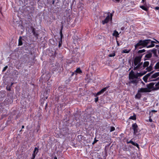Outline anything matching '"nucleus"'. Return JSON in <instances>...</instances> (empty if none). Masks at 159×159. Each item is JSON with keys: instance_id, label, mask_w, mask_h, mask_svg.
I'll use <instances>...</instances> for the list:
<instances>
[{"instance_id": "4", "label": "nucleus", "mask_w": 159, "mask_h": 159, "mask_svg": "<svg viewBox=\"0 0 159 159\" xmlns=\"http://www.w3.org/2000/svg\"><path fill=\"white\" fill-rule=\"evenodd\" d=\"M139 41L142 48L145 47H147V46L148 45V41H149V39H145L143 40H140Z\"/></svg>"}, {"instance_id": "54", "label": "nucleus", "mask_w": 159, "mask_h": 159, "mask_svg": "<svg viewBox=\"0 0 159 159\" xmlns=\"http://www.w3.org/2000/svg\"><path fill=\"white\" fill-rule=\"evenodd\" d=\"M152 112H157V111H156V110H152Z\"/></svg>"}, {"instance_id": "28", "label": "nucleus", "mask_w": 159, "mask_h": 159, "mask_svg": "<svg viewBox=\"0 0 159 159\" xmlns=\"http://www.w3.org/2000/svg\"><path fill=\"white\" fill-rule=\"evenodd\" d=\"M130 50H128L127 49H125L124 50H123L121 52V53H128L130 52Z\"/></svg>"}, {"instance_id": "49", "label": "nucleus", "mask_w": 159, "mask_h": 159, "mask_svg": "<svg viewBox=\"0 0 159 159\" xmlns=\"http://www.w3.org/2000/svg\"><path fill=\"white\" fill-rule=\"evenodd\" d=\"M155 41L154 43H158L159 44V41H158V40L155 39Z\"/></svg>"}, {"instance_id": "27", "label": "nucleus", "mask_w": 159, "mask_h": 159, "mask_svg": "<svg viewBox=\"0 0 159 159\" xmlns=\"http://www.w3.org/2000/svg\"><path fill=\"white\" fill-rule=\"evenodd\" d=\"M152 66L151 65H150L149 67H147L146 68L147 71H151L152 70Z\"/></svg>"}, {"instance_id": "34", "label": "nucleus", "mask_w": 159, "mask_h": 159, "mask_svg": "<svg viewBox=\"0 0 159 159\" xmlns=\"http://www.w3.org/2000/svg\"><path fill=\"white\" fill-rule=\"evenodd\" d=\"M145 52V50L144 49L139 50L138 52V53L139 54L141 53Z\"/></svg>"}, {"instance_id": "38", "label": "nucleus", "mask_w": 159, "mask_h": 159, "mask_svg": "<svg viewBox=\"0 0 159 159\" xmlns=\"http://www.w3.org/2000/svg\"><path fill=\"white\" fill-rule=\"evenodd\" d=\"M131 82L133 83H137V81L136 80H134L131 81Z\"/></svg>"}, {"instance_id": "29", "label": "nucleus", "mask_w": 159, "mask_h": 159, "mask_svg": "<svg viewBox=\"0 0 159 159\" xmlns=\"http://www.w3.org/2000/svg\"><path fill=\"white\" fill-rule=\"evenodd\" d=\"M155 69H159V61L157 62L154 66Z\"/></svg>"}, {"instance_id": "23", "label": "nucleus", "mask_w": 159, "mask_h": 159, "mask_svg": "<svg viewBox=\"0 0 159 159\" xmlns=\"http://www.w3.org/2000/svg\"><path fill=\"white\" fill-rule=\"evenodd\" d=\"M151 52L153 53L155 56L156 57H157V54L156 49L155 48H153V49L151 50Z\"/></svg>"}, {"instance_id": "7", "label": "nucleus", "mask_w": 159, "mask_h": 159, "mask_svg": "<svg viewBox=\"0 0 159 159\" xmlns=\"http://www.w3.org/2000/svg\"><path fill=\"white\" fill-rule=\"evenodd\" d=\"M155 83H156L151 82L149 84H147V88H146L149 90H150V89H152V90H153L154 88V85Z\"/></svg>"}, {"instance_id": "45", "label": "nucleus", "mask_w": 159, "mask_h": 159, "mask_svg": "<svg viewBox=\"0 0 159 159\" xmlns=\"http://www.w3.org/2000/svg\"><path fill=\"white\" fill-rule=\"evenodd\" d=\"M98 100V97H96V98H95V101L96 102H97Z\"/></svg>"}, {"instance_id": "56", "label": "nucleus", "mask_w": 159, "mask_h": 159, "mask_svg": "<svg viewBox=\"0 0 159 159\" xmlns=\"http://www.w3.org/2000/svg\"><path fill=\"white\" fill-rule=\"evenodd\" d=\"M147 71H144V72H143V73H142L143 74H144V75H145L146 73V72H147Z\"/></svg>"}, {"instance_id": "61", "label": "nucleus", "mask_w": 159, "mask_h": 159, "mask_svg": "<svg viewBox=\"0 0 159 159\" xmlns=\"http://www.w3.org/2000/svg\"><path fill=\"white\" fill-rule=\"evenodd\" d=\"M25 127L24 125H22V129H24V128Z\"/></svg>"}, {"instance_id": "55", "label": "nucleus", "mask_w": 159, "mask_h": 159, "mask_svg": "<svg viewBox=\"0 0 159 159\" xmlns=\"http://www.w3.org/2000/svg\"><path fill=\"white\" fill-rule=\"evenodd\" d=\"M146 2V0H142V2L143 3H144Z\"/></svg>"}, {"instance_id": "30", "label": "nucleus", "mask_w": 159, "mask_h": 159, "mask_svg": "<svg viewBox=\"0 0 159 159\" xmlns=\"http://www.w3.org/2000/svg\"><path fill=\"white\" fill-rule=\"evenodd\" d=\"M63 27L62 26L61 27V29L60 30V34L61 36V38L60 39H62V38L63 37V35L62 33V30Z\"/></svg>"}, {"instance_id": "42", "label": "nucleus", "mask_w": 159, "mask_h": 159, "mask_svg": "<svg viewBox=\"0 0 159 159\" xmlns=\"http://www.w3.org/2000/svg\"><path fill=\"white\" fill-rule=\"evenodd\" d=\"M138 72H137L136 74H135L134 79H137L139 77V74H138Z\"/></svg>"}, {"instance_id": "44", "label": "nucleus", "mask_w": 159, "mask_h": 159, "mask_svg": "<svg viewBox=\"0 0 159 159\" xmlns=\"http://www.w3.org/2000/svg\"><path fill=\"white\" fill-rule=\"evenodd\" d=\"M11 86H9L8 87H7L6 89L8 91L11 90Z\"/></svg>"}, {"instance_id": "48", "label": "nucleus", "mask_w": 159, "mask_h": 159, "mask_svg": "<svg viewBox=\"0 0 159 159\" xmlns=\"http://www.w3.org/2000/svg\"><path fill=\"white\" fill-rule=\"evenodd\" d=\"M151 126L152 127V128H154V127H155V125L154 124H153V123H152L151 125Z\"/></svg>"}, {"instance_id": "46", "label": "nucleus", "mask_w": 159, "mask_h": 159, "mask_svg": "<svg viewBox=\"0 0 159 159\" xmlns=\"http://www.w3.org/2000/svg\"><path fill=\"white\" fill-rule=\"evenodd\" d=\"M159 80V77L155 79H154V80H151L150 81H156L158 80Z\"/></svg>"}, {"instance_id": "31", "label": "nucleus", "mask_w": 159, "mask_h": 159, "mask_svg": "<svg viewBox=\"0 0 159 159\" xmlns=\"http://www.w3.org/2000/svg\"><path fill=\"white\" fill-rule=\"evenodd\" d=\"M116 55L114 51H113V52L111 53H110L109 54L108 56L110 57H114Z\"/></svg>"}, {"instance_id": "15", "label": "nucleus", "mask_w": 159, "mask_h": 159, "mask_svg": "<svg viewBox=\"0 0 159 159\" xmlns=\"http://www.w3.org/2000/svg\"><path fill=\"white\" fill-rule=\"evenodd\" d=\"M135 50H136L138 48H142L139 41L138 42L134 45Z\"/></svg>"}, {"instance_id": "39", "label": "nucleus", "mask_w": 159, "mask_h": 159, "mask_svg": "<svg viewBox=\"0 0 159 159\" xmlns=\"http://www.w3.org/2000/svg\"><path fill=\"white\" fill-rule=\"evenodd\" d=\"M98 140L96 139V138L94 139V140L93 142L92 143L93 144H94L96 143Z\"/></svg>"}, {"instance_id": "20", "label": "nucleus", "mask_w": 159, "mask_h": 159, "mask_svg": "<svg viewBox=\"0 0 159 159\" xmlns=\"http://www.w3.org/2000/svg\"><path fill=\"white\" fill-rule=\"evenodd\" d=\"M149 65V62L148 61H145L143 65V68L142 69H143L145 67H148Z\"/></svg>"}, {"instance_id": "59", "label": "nucleus", "mask_w": 159, "mask_h": 159, "mask_svg": "<svg viewBox=\"0 0 159 159\" xmlns=\"http://www.w3.org/2000/svg\"><path fill=\"white\" fill-rule=\"evenodd\" d=\"M54 3H55V1H54V0H53V1H52V4H54Z\"/></svg>"}, {"instance_id": "53", "label": "nucleus", "mask_w": 159, "mask_h": 159, "mask_svg": "<svg viewBox=\"0 0 159 159\" xmlns=\"http://www.w3.org/2000/svg\"><path fill=\"white\" fill-rule=\"evenodd\" d=\"M75 72H72V74L71 75V76H72L74 75L75 74Z\"/></svg>"}, {"instance_id": "18", "label": "nucleus", "mask_w": 159, "mask_h": 159, "mask_svg": "<svg viewBox=\"0 0 159 159\" xmlns=\"http://www.w3.org/2000/svg\"><path fill=\"white\" fill-rule=\"evenodd\" d=\"M159 89V81L156 83L155 85V87L154 88L153 90L156 91Z\"/></svg>"}, {"instance_id": "26", "label": "nucleus", "mask_w": 159, "mask_h": 159, "mask_svg": "<svg viewBox=\"0 0 159 159\" xmlns=\"http://www.w3.org/2000/svg\"><path fill=\"white\" fill-rule=\"evenodd\" d=\"M140 8H141V9H142L143 10L146 11H148V8L147 7L143 6H140Z\"/></svg>"}, {"instance_id": "6", "label": "nucleus", "mask_w": 159, "mask_h": 159, "mask_svg": "<svg viewBox=\"0 0 159 159\" xmlns=\"http://www.w3.org/2000/svg\"><path fill=\"white\" fill-rule=\"evenodd\" d=\"M109 87V86H108L106 87H104L100 91L98 92L96 95H95V97H97V96L103 93H104V92L106 91V90Z\"/></svg>"}, {"instance_id": "2", "label": "nucleus", "mask_w": 159, "mask_h": 159, "mask_svg": "<svg viewBox=\"0 0 159 159\" xmlns=\"http://www.w3.org/2000/svg\"><path fill=\"white\" fill-rule=\"evenodd\" d=\"M144 54H139L138 56H136L134 60V66H137L141 62L143 56Z\"/></svg>"}, {"instance_id": "62", "label": "nucleus", "mask_w": 159, "mask_h": 159, "mask_svg": "<svg viewBox=\"0 0 159 159\" xmlns=\"http://www.w3.org/2000/svg\"><path fill=\"white\" fill-rule=\"evenodd\" d=\"M13 83H11V85L9 86H11V87L12 85H13Z\"/></svg>"}, {"instance_id": "17", "label": "nucleus", "mask_w": 159, "mask_h": 159, "mask_svg": "<svg viewBox=\"0 0 159 159\" xmlns=\"http://www.w3.org/2000/svg\"><path fill=\"white\" fill-rule=\"evenodd\" d=\"M141 94L138 92L135 95V98L136 99H140L141 97Z\"/></svg>"}, {"instance_id": "9", "label": "nucleus", "mask_w": 159, "mask_h": 159, "mask_svg": "<svg viewBox=\"0 0 159 159\" xmlns=\"http://www.w3.org/2000/svg\"><path fill=\"white\" fill-rule=\"evenodd\" d=\"M151 90H148L147 88H141L138 90V92L141 93H143L149 92Z\"/></svg>"}, {"instance_id": "24", "label": "nucleus", "mask_w": 159, "mask_h": 159, "mask_svg": "<svg viewBox=\"0 0 159 159\" xmlns=\"http://www.w3.org/2000/svg\"><path fill=\"white\" fill-rule=\"evenodd\" d=\"M23 43L22 41V37L21 36H20L19 37V38L18 41V45L19 46H21L22 45Z\"/></svg>"}, {"instance_id": "50", "label": "nucleus", "mask_w": 159, "mask_h": 159, "mask_svg": "<svg viewBox=\"0 0 159 159\" xmlns=\"http://www.w3.org/2000/svg\"><path fill=\"white\" fill-rule=\"evenodd\" d=\"M155 9L156 10H158L159 9V7H156L155 8Z\"/></svg>"}, {"instance_id": "16", "label": "nucleus", "mask_w": 159, "mask_h": 159, "mask_svg": "<svg viewBox=\"0 0 159 159\" xmlns=\"http://www.w3.org/2000/svg\"><path fill=\"white\" fill-rule=\"evenodd\" d=\"M112 35L113 36H115L116 38H118L119 37V34L118 32V31H117L116 30H115L114 31V32L112 34Z\"/></svg>"}, {"instance_id": "12", "label": "nucleus", "mask_w": 159, "mask_h": 159, "mask_svg": "<svg viewBox=\"0 0 159 159\" xmlns=\"http://www.w3.org/2000/svg\"><path fill=\"white\" fill-rule=\"evenodd\" d=\"M152 57V53H148L146 54L144 58V61H146L147 60H149L150 58H151Z\"/></svg>"}, {"instance_id": "35", "label": "nucleus", "mask_w": 159, "mask_h": 159, "mask_svg": "<svg viewBox=\"0 0 159 159\" xmlns=\"http://www.w3.org/2000/svg\"><path fill=\"white\" fill-rule=\"evenodd\" d=\"M134 143V142L133 141H132V139H131L129 141H127V144L130 143L132 144L133 145V144Z\"/></svg>"}, {"instance_id": "41", "label": "nucleus", "mask_w": 159, "mask_h": 159, "mask_svg": "<svg viewBox=\"0 0 159 159\" xmlns=\"http://www.w3.org/2000/svg\"><path fill=\"white\" fill-rule=\"evenodd\" d=\"M138 72H137L136 74H135L134 79H137L139 77V74H138Z\"/></svg>"}, {"instance_id": "51", "label": "nucleus", "mask_w": 159, "mask_h": 159, "mask_svg": "<svg viewBox=\"0 0 159 159\" xmlns=\"http://www.w3.org/2000/svg\"><path fill=\"white\" fill-rule=\"evenodd\" d=\"M149 121L150 122H152V119L151 118H150L149 119Z\"/></svg>"}, {"instance_id": "36", "label": "nucleus", "mask_w": 159, "mask_h": 159, "mask_svg": "<svg viewBox=\"0 0 159 159\" xmlns=\"http://www.w3.org/2000/svg\"><path fill=\"white\" fill-rule=\"evenodd\" d=\"M115 129V128L113 126H111L110 128V132H111L114 131Z\"/></svg>"}, {"instance_id": "52", "label": "nucleus", "mask_w": 159, "mask_h": 159, "mask_svg": "<svg viewBox=\"0 0 159 159\" xmlns=\"http://www.w3.org/2000/svg\"><path fill=\"white\" fill-rule=\"evenodd\" d=\"M116 42L117 43V45L118 46H119L120 45V44L118 41H116Z\"/></svg>"}, {"instance_id": "57", "label": "nucleus", "mask_w": 159, "mask_h": 159, "mask_svg": "<svg viewBox=\"0 0 159 159\" xmlns=\"http://www.w3.org/2000/svg\"><path fill=\"white\" fill-rule=\"evenodd\" d=\"M155 47H156V48H158L159 47V45H156V46H155Z\"/></svg>"}, {"instance_id": "22", "label": "nucleus", "mask_w": 159, "mask_h": 159, "mask_svg": "<svg viewBox=\"0 0 159 159\" xmlns=\"http://www.w3.org/2000/svg\"><path fill=\"white\" fill-rule=\"evenodd\" d=\"M129 119H131L133 120H135L136 119V116L135 113H134V115L133 116H130L129 118Z\"/></svg>"}, {"instance_id": "47", "label": "nucleus", "mask_w": 159, "mask_h": 159, "mask_svg": "<svg viewBox=\"0 0 159 159\" xmlns=\"http://www.w3.org/2000/svg\"><path fill=\"white\" fill-rule=\"evenodd\" d=\"M36 155H34V154H32V157L31 158V159H34Z\"/></svg>"}, {"instance_id": "13", "label": "nucleus", "mask_w": 159, "mask_h": 159, "mask_svg": "<svg viewBox=\"0 0 159 159\" xmlns=\"http://www.w3.org/2000/svg\"><path fill=\"white\" fill-rule=\"evenodd\" d=\"M135 73L134 71L131 70L129 74V78L130 80H133L134 79Z\"/></svg>"}, {"instance_id": "40", "label": "nucleus", "mask_w": 159, "mask_h": 159, "mask_svg": "<svg viewBox=\"0 0 159 159\" xmlns=\"http://www.w3.org/2000/svg\"><path fill=\"white\" fill-rule=\"evenodd\" d=\"M8 68V66H6L5 67H4L3 69H2V72H4L7 69V68Z\"/></svg>"}, {"instance_id": "1", "label": "nucleus", "mask_w": 159, "mask_h": 159, "mask_svg": "<svg viewBox=\"0 0 159 159\" xmlns=\"http://www.w3.org/2000/svg\"><path fill=\"white\" fill-rule=\"evenodd\" d=\"M107 16L105 19L102 21V23L103 25H105L110 20L111 21L113 16V14L108 12L107 14Z\"/></svg>"}, {"instance_id": "33", "label": "nucleus", "mask_w": 159, "mask_h": 159, "mask_svg": "<svg viewBox=\"0 0 159 159\" xmlns=\"http://www.w3.org/2000/svg\"><path fill=\"white\" fill-rule=\"evenodd\" d=\"M143 79L145 82L147 83L148 82V78L145 75L143 77Z\"/></svg>"}, {"instance_id": "11", "label": "nucleus", "mask_w": 159, "mask_h": 159, "mask_svg": "<svg viewBox=\"0 0 159 159\" xmlns=\"http://www.w3.org/2000/svg\"><path fill=\"white\" fill-rule=\"evenodd\" d=\"M149 41H148V45L147 46V48H150L153 47L154 46L155 44H154L155 41H152L150 39H149Z\"/></svg>"}, {"instance_id": "37", "label": "nucleus", "mask_w": 159, "mask_h": 159, "mask_svg": "<svg viewBox=\"0 0 159 159\" xmlns=\"http://www.w3.org/2000/svg\"><path fill=\"white\" fill-rule=\"evenodd\" d=\"M133 145L136 146L139 149V145L136 143L134 142V143L133 144Z\"/></svg>"}, {"instance_id": "8", "label": "nucleus", "mask_w": 159, "mask_h": 159, "mask_svg": "<svg viewBox=\"0 0 159 159\" xmlns=\"http://www.w3.org/2000/svg\"><path fill=\"white\" fill-rule=\"evenodd\" d=\"M159 76V72H156L153 74H152L151 77L149 78V81H150L151 80H154V79H156L157 77Z\"/></svg>"}, {"instance_id": "5", "label": "nucleus", "mask_w": 159, "mask_h": 159, "mask_svg": "<svg viewBox=\"0 0 159 159\" xmlns=\"http://www.w3.org/2000/svg\"><path fill=\"white\" fill-rule=\"evenodd\" d=\"M139 41L142 48L145 47H147V46L148 45V41H149V39H145L143 40H140Z\"/></svg>"}, {"instance_id": "58", "label": "nucleus", "mask_w": 159, "mask_h": 159, "mask_svg": "<svg viewBox=\"0 0 159 159\" xmlns=\"http://www.w3.org/2000/svg\"><path fill=\"white\" fill-rule=\"evenodd\" d=\"M136 107V108L137 109H139V107L138 106H137Z\"/></svg>"}, {"instance_id": "25", "label": "nucleus", "mask_w": 159, "mask_h": 159, "mask_svg": "<svg viewBox=\"0 0 159 159\" xmlns=\"http://www.w3.org/2000/svg\"><path fill=\"white\" fill-rule=\"evenodd\" d=\"M38 148L37 147H35L34 149V150L33 151V154H34V155H36L38 152Z\"/></svg>"}, {"instance_id": "21", "label": "nucleus", "mask_w": 159, "mask_h": 159, "mask_svg": "<svg viewBox=\"0 0 159 159\" xmlns=\"http://www.w3.org/2000/svg\"><path fill=\"white\" fill-rule=\"evenodd\" d=\"M153 72H154V71H152L150 72V73L147 74L146 75H145V76L146 77H147L148 78H148L149 79V78H150V77H151V76L152 74L153 73Z\"/></svg>"}, {"instance_id": "63", "label": "nucleus", "mask_w": 159, "mask_h": 159, "mask_svg": "<svg viewBox=\"0 0 159 159\" xmlns=\"http://www.w3.org/2000/svg\"><path fill=\"white\" fill-rule=\"evenodd\" d=\"M54 159H57V157H54Z\"/></svg>"}, {"instance_id": "64", "label": "nucleus", "mask_w": 159, "mask_h": 159, "mask_svg": "<svg viewBox=\"0 0 159 159\" xmlns=\"http://www.w3.org/2000/svg\"><path fill=\"white\" fill-rule=\"evenodd\" d=\"M47 98H48V97H46L45 99H47Z\"/></svg>"}, {"instance_id": "19", "label": "nucleus", "mask_w": 159, "mask_h": 159, "mask_svg": "<svg viewBox=\"0 0 159 159\" xmlns=\"http://www.w3.org/2000/svg\"><path fill=\"white\" fill-rule=\"evenodd\" d=\"M76 75L77 74H81L82 73V71L80 68L79 67L76 69V70L75 71Z\"/></svg>"}, {"instance_id": "10", "label": "nucleus", "mask_w": 159, "mask_h": 159, "mask_svg": "<svg viewBox=\"0 0 159 159\" xmlns=\"http://www.w3.org/2000/svg\"><path fill=\"white\" fill-rule=\"evenodd\" d=\"M143 62H140L139 63L138 65L136 66H134L133 70H137L138 69H142V65L143 64Z\"/></svg>"}, {"instance_id": "14", "label": "nucleus", "mask_w": 159, "mask_h": 159, "mask_svg": "<svg viewBox=\"0 0 159 159\" xmlns=\"http://www.w3.org/2000/svg\"><path fill=\"white\" fill-rule=\"evenodd\" d=\"M32 33L33 34L35 37V38L38 39V36L39 35V33L38 32H36L35 29L34 28H33L32 30Z\"/></svg>"}, {"instance_id": "3", "label": "nucleus", "mask_w": 159, "mask_h": 159, "mask_svg": "<svg viewBox=\"0 0 159 159\" xmlns=\"http://www.w3.org/2000/svg\"><path fill=\"white\" fill-rule=\"evenodd\" d=\"M132 127L134 130V135H135L137 133L140 132V130L139 129L138 125L136 123L133 124L132 125Z\"/></svg>"}, {"instance_id": "60", "label": "nucleus", "mask_w": 159, "mask_h": 159, "mask_svg": "<svg viewBox=\"0 0 159 159\" xmlns=\"http://www.w3.org/2000/svg\"><path fill=\"white\" fill-rule=\"evenodd\" d=\"M115 0L116 1V2H119L120 0Z\"/></svg>"}, {"instance_id": "43", "label": "nucleus", "mask_w": 159, "mask_h": 159, "mask_svg": "<svg viewBox=\"0 0 159 159\" xmlns=\"http://www.w3.org/2000/svg\"><path fill=\"white\" fill-rule=\"evenodd\" d=\"M138 74H139V77H141L144 75V74H143L142 73H138Z\"/></svg>"}, {"instance_id": "32", "label": "nucleus", "mask_w": 159, "mask_h": 159, "mask_svg": "<svg viewBox=\"0 0 159 159\" xmlns=\"http://www.w3.org/2000/svg\"><path fill=\"white\" fill-rule=\"evenodd\" d=\"M62 39H60V40L59 41L58 47L59 48L61 47V46L62 45Z\"/></svg>"}]
</instances>
